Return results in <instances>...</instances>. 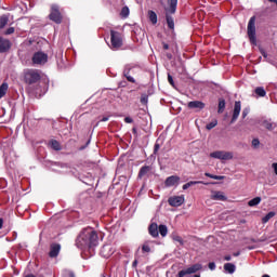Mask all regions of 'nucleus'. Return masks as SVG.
<instances>
[{"label": "nucleus", "instance_id": "c756f323", "mask_svg": "<svg viewBox=\"0 0 277 277\" xmlns=\"http://www.w3.org/2000/svg\"><path fill=\"white\" fill-rule=\"evenodd\" d=\"M215 127H217V121H216V119H214L213 121H211L210 123H208V124L206 126V129H207L208 131H211V129H215Z\"/></svg>", "mask_w": 277, "mask_h": 277}, {"label": "nucleus", "instance_id": "1a4fd4ad", "mask_svg": "<svg viewBox=\"0 0 277 277\" xmlns=\"http://www.w3.org/2000/svg\"><path fill=\"white\" fill-rule=\"evenodd\" d=\"M47 62H49V55L44 52H37L32 56V64L42 66L47 64Z\"/></svg>", "mask_w": 277, "mask_h": 277}, {"label": "nucleus", "instance_id": "39448f33", "mask_svg": "<svg viewBox=\"0 0 277 277\" xmlns=\"http://www.w3.org/2000/svg\"><path fill=\"white\" fill-rule=\"evenodd\" d=\"M110 49L118 50L122 47V35L116 30H110Z\"/></svg>", "mask_w": 277, "mask_h": 277}, {"label": "nucleus", "instance_id": "e2e57ef3", "mask_svg": "<svg viewBox=\"0 0 277 277\" xmlns=\"http://www.w3.org/2000/svg\"><path fill=\"white\" fill-rule=\"evenodd\" d=\"M103 277H105V276H103Z\"/></svg>", "mask_w": 277, "mask_h": 277}, {"label": "nucleus", "instance_id": "6e6552de", "mask_svg": "<svg viewBox=\"0 0 277 277\" xmlns=\"http://www.w3.org/2000/svg\"><path fill=\"white\" fill-rule=\"evenodd\" d=\"M200 269H202V264H194L192 266H189L186 269H182L177 273L176 277H185V276H189L192 274H196L197 272H200Z\"/></svg>", "mask_w": 277, "mask_h": 277}, {"label": "nucleus", "instance_id": "f03ea898", "mask_svg": "<svg viewBox=\"0 0 277 277\" xmlns=\"http://www.w3.org/2000/svg\"><path fill=\"white\" fill-rule=\"evenodd\" d=\"M169 8L166 9V18L169 29H174V18L170 14H176V5H179V0H168Z\"/></svg>", "mask_w": 277, "mask_h": 277}, {"label": "nucleus", "instance_id": "a211bd4d", "mask_svg": "<svg viewBox=\"0 0 277 277\" xmlns=\"http://www.w3.org/2000/svg\"><path fill=\"white\" fill-rule=\"evenodd\" d=\"M148 230L151 237H159V227L157 226V223L150 224Z\"/></svg>", "mask_w": 277, "mask_h": 277}, {"label": "nucleus", "instance_id": "f8f14e48", "mask_svg": "<svg viewBox=\"0 0 277 277\" xmlns=\"http://www.w3.org/2000/svg\"><path fill=\"white\" fill-rule=\"evenodd\" d=\"M179 183H181V177L179 175H171L164 181L166 187H174V185H179Z\"/></svg>", "mask_w": 277, "mask_h": 277}, {"label": "nucleus", "instance_id": "c03bdc74", "mask_svg": "<svg viewBox=\"0 0 277 277\" xmlns=\"http://www.w3.org/2000/svg\"><path fill=\"white\" fill-rule=\"evenodd\" d=\"M208 267H209V269H211L213 272V269H215V263L214 262H210L208 264Z\"/></svg>", "mask_w": 277, "mask_h": 277}, {"label": "nucleus", "instance_id": "a878e982", "mask_svg": "<svg viewBox=\"0 0 277 277\" xmlns=\"http://www.w3.org/2000/svg\"><path fill=\"white\" fill-rule=\"evenodd\" d=\"M224 109H226V101L220 100L217 114H224Z\"/></svg>", "mask_w": 277, "mask_h": 277}, {"label": "nucleus", "instance_id": "680f3d73", "mask_svg": "<svg viewBox=\"0 0 277 277\" xmlns=\"http://www.w3.org/2000/svg\"><path fill=\"white\" fill-rule=\"evenodd\" d=\"M194 277H200V275H195Z\"/></svg>", "mask_w": 277, "mask_h": 277}, {"label": "nucleus", "instance_id": "0eeeda50", "mask_svg": "<svg viewBox=\"0 0 277 277\" xmlns=\"http://www.w3.org/2000/svg\"><path fill=\"white\" fill-rule=\"evenodd\" d=\"M212 159H220L221 161H229L233 159V153L225 150H216L210 154Z\"/></svg>", "mask_w": 277, "mask_h": 277}, {"label": "nucleus", "instance_id": "bf43d9fd", "mask_svg": "<svg viewBox=\"0 0 277 277\" xmlns=\"http://www.w3.org/2000/svg\"><path fill=\"white\" fill-rule=\"evenodd\" d=\"M239 254H240L239 252H236L234 253V256H239Z\"/></svg>", "mask_w": 277, "mask_h": 277}, {"label": "nucleus", "instance_id": "37998d69", "mask_svg": "<svg viewBox=\"0 0 277 277\" xmlns=\"http://www.w3.org/2000/svg\"><path fill=\"white\" fill-rule=\"evenodd\" d=\"M124 122H127V124H131L133 122V118L131 117H126L124 118Z\"/></svg>", "mask_w": 277, "mask_h": 277}, {"label": "nucleus", "instance_id": "9b49d317", "mask_svg": "<svg viewBox=\"0 0 277 277\" xmlns=\"http://www.w3.org/2000/svg\"><path fill=\"white\" fill-rule=\"evenodd\" d=\"M170 207H181L185 202V197L183 196H173L168 199Z\"/></svg>", "mask_w": 277, "mask_h": 277}, {"label": "nucleus", "instance_id": "052dcab7", "mask_svg": "<svg viewBox=\"0 0 277 277\" xmlns=\"http://www.w3.org/2000/svg\"><path fill=\"white\" fill-rule=\"evenodd\" d=\"M26 277H36V276H34V275H27Z\"/></svg>", "mask_w": 277, "mask_h": 277}, {"label": "nucleus", "instance_id": "4d7b16f0", "mask_svg": "<svg viewBox=\"0 0 277 277\" xmlns=\"http://www.w3.org/2000/svg\"><path fill=\"white\" fill-rule=\"evenodd\" d=\"M132 132H133V133H137V129L133 128V129H132Z\"/></svg>", "mask_w": 277, "mask_h": 277}, {"label": "nucleus", "instance_id": "13d9d810", "mask_svg": "<svg viewBox=\"0 0 277 277\" xmlns=\"http://www.w3.org/2000/svg\"><path fill=\"white\" fill-rule=\"evenodd\" d=\"M107 248H109V247H103L102 252H105V250H107Z\"/></svg>", "mask_w": 277, "mask_h": 277}, {"label": "nucleus", "instance_id": "f704fd0d", "mask_svg": "<svg viewBox=\"0 0 277 277\" xmlns=\"http://www.w3.org/2000/svg\"><path fill=\"white\" fill-rule=\"evenodd\" d=\"M141 103H142V105H148V95L147 94L141 95Z\"/></svg>", "mask_w": 277, "mask_h": 277}, {"label": "nucleus", "instance_id": "4c0bfd02", "mask_svg": "<svg viewBox=\"0 0 277 277\" xmlns=\"http://www.w3.org/2000/svg\"><path fill=\"white\" fill-rule=\"evenodd\" d=\"M168 81L170 83V85H172L174 88V78H172V75L168 74Z\"/></svg>", "mask_w": 277, "mask_h": 277}, {"label": "nucleus", "instance_id": "de8ad7c7", "mask_svg": "<svg viewBox=\"0 0 277 277\" xmlns=\"http://www.w3.org/2000/svg\"><path fill=\"white\" fill-rule=\"evenodd\" d=\"M205 176H208V179H213L215 180V175L211 174V173H205Z\"/></svg>", "mask_w": 277, "mask_h": 277}, {"label": "nucleus", "instance_id": "473e14b6", "mask_svg": "<svg viewBox=\"0 0 277 277\" xmlns=\"http://www.w3.org/2000/svg\"><path fill=\"white\" fill-rule=\"evenodd\" d=\"M62 276L63 277H75V273H72V271L65 269V271H63Z\"/></svg>", "mask_w": 277, "mask_h": 277}, {"label": "nucleus", "instance_id": "e433bc0d", "mask_svg": "<svg viewBox=\"0 0 277 277\" xmlns=\"http://www.w3.org/2000/svg\"><path fill=\"white\" fill-rule=\"evenodd\" d=\"M205 182L202 181H190L188 182V185L192 187L193 185H200V184H203Z\"/></svg>", "mask_w": 277, "mask_h": 277}, {"label": "nucleus", "instance_id": "5fc2aeb1", "mask_svg": "<svg viewBox=\"0 0 277 277\" xmlns=\"http://www.w3.org/2000/svg\"><path fill=\"white\" fill-rule=\"evenodd\" d=\"M107 120H109V117H104V118L102 119V122H107Z\"/></svg>", "mask_w": 277, "mask_h": 277}, {"label": "nucleus", "instance_id": "3c124183", "mask_svg": "<svg viewBox=\"0 0 277 277\" xmlns=\"http://www.w3.org/2000/svg\"><path fill=\"white\" fill-rule=\"evenodd\" d=\"M3 228V219L0 217V230Z\"/></svg>", "mask_w": 277, "mask_h": 277}, {"label": "nucleus", "instance_id": "423d86ee", "mask_svg": "<svg viewBox=\"0 0 277 277\" xmlns=\"http://www.w3.org/2000/svg\"><path fill=\"white\" fill-rule=\"evenodd\" d=\"M50 21L60 25L62 23V13L60 12V6L57 4L51 5V13L49 15Z\"/></svg>", "mask_w": 277, "mask_h": 277}, {"label": "nucleus", "instance_id": "cd10ccee", "mask_svg": "<svg viewBox=\"0 0 277 277\" xmlns=\"http://www.w3.org/2000/svg\"><path fill=\"white\" fill-rule=\"evenodd\" d=\"M248 205L250 207H256V206L261 205V197H255V198L249 200Z\"/></svg>", "mask_w": 277, "mask_h": 277}, {"label": "nucleus", "instance_id": "6e6d98bb", "mask_svg": "<svg viewBox=\"0 0 277 277\" xmlns=\"http://www.w3.org/2000/svg\"><path fill=\"white\" fill-rule=\"evenodd\" d=\"M163 49H164L166 51H168V49H170V47H169L168 44H164V45H163Z\"/></svg>", "mask_w": 277, "mask_h": 277}, {"label": "nucleus", "instance_id": "dca6fc26", "mask_svg": "<svg viewBox=\"0 0 277 277\" xmlns=\"http://www.w3.org/2000/svg\"><path fill=\"white\" fill-rule=\"evenodd\" d=\"M12 43L10 40L0 37V53H6V51H10Z\"/></svg>", "mask_w": 277, "mask_h": 277}, {"label": "nucleus", "instance_id": "9d476101", "mask_svg": "<svg viewBox=\"0 0 277 277\" xmlns=\"http://www.w3.org/2000/svg\"><path fill=\"white\" fill-rule=\"evenodd\" d=\"M239 114H241V102L240 101H236L235 105H234L232 120H230L232 124L237 122V119L239 118Z\"/></svg>", "mask_w": 277, "mask_h": 277}, {"label": "nucleus", "instance_id": "a19ab883", "mask_svg": "<svg viewBox=\"0 0 277 277\" xmlns=\"http://www.w3.org/2000/svg\"><path fill=\"white\" fill-rule=\"evenodd\" d=\"M248 114H250V108H245L242 110V118H247Z\"/></svg>", "mask_w": 277, "mask_h": 277}, {"label": "nucleus", "instance_id": "2eb2a0df", "mask_svg": "<svg viewBox=\"0 0 277 277\" xmlns=\"http://www.w3.org/2000/svg\"><path fill=\"white\" fill-rule=\"evenodd\" d=\"M260 124L264 127V129H267V131H274L276 129V123H274L272 119H261Z\"/></svg>", "mask_w": 277, "mask_h": 277}, {"label": "nucleus", "instance_id": "58836bf2", "mask_svg": "<svg viewBox=\"0 0 277 277\" xmlns=\"http://www.w3.org/2000/svg\"><path fill=\"white\" fill-rule=\"evenodd\" d=\"M159 148H161V146L159 145V143H156L154 146V155H157V153H159Z\"/></svg>", "mask_w": 277, "mask_h": 277}, {"label": "nucleus", "instance_id": "864d4df0", "mask_svg": "<svg viewBox=\"0 0 277 277\" xmlns=\"http://www.w3.org/2000/svg\"><path fill=\"white\" fill-rule=\"evenodd\" d=\"M263 57H267V52H265L264 50L261 51Z\"/></svg>", "mask_w": 277, "mask_h": 277}, {"label": "nucleus", "instance_id": "49530a36", "mask_svg": "<svg viewBox=\"0 0 277 277\" xmlns=\"http://www.w3.org/2000/svg\"><path fill=\"white\" fill-rule=\"evenodd\" d=\"M272 168H273L275 174L277 175V162H274V163L272 164Z\"/></svg>", "mask_w": 277, "mask_h": 277}, {"label": "nucleus", "instance_id": "603ef678", "mask_svg": "<svg viewBox=\"0 0 277 277\" xmlns=\"http://www.w3.org/2000/svg\"><path fill=\"white\" fill-rule=\"evenodd\" d=\"M132 267H137V260H134V261H133Z\"/></svg>", "mask_w": 277, "mask_h": 277}, {"label": "nucleus", "instance_id": "f3484780", "mask_svg": "<svg viewBox=\"0 0 277 277\" xmlns=\"http://www.w3.org/2000/svg\"><path fill=\"white\" fill-rule=\"evenodd\" d=\"M188 109H198L199 111L205 109L206 105L200 101H193L188 103Z\"/></svg>", "mask_w": 277, "mask_h": 277}, {"label": "nucleus", "instance_id": "20e7f679", "mask_svg": "<svg viewBox=\"0 0 277 277\" xmlns=\"http://www.w3.org/2000/svg\"><path fill=\"white\" fill-rule=\"evenodd\" d=\"M24 81L29 85L38 83L40 81V71L37 69H27L24 71Z\"/></svg>", "mask_w": 277, "mask_h": 277}, {"label": "nucleus", "instance_id": "72a5a7b5", "mask_svg": "<svg viewBox=\"0 0 277 277\" xmlns=\"http://www.w3.org/2000/svg\"><path fill=\"white\" fill-rule=\"evenodd\" d=\"M173 241H176L177 243H180V246H183V238L179 235H173L172 236Z\"/></svg>", "mask_w": 277, "mask_h": 277}, {"label": "nucleus", "instance_id": "4be33fe9", "mask_svg": "<svg viewBox=\"0 0 277 277\" xmlns=\"http://www.w3.org/2000/svg\"><path fill=\"white\" fill-rule=\"evenodd\" d=\"M275 216H276V212L274 211L268 212L264 217H262V224H267V222H269L271 219Z\"/></svg>", "mask_w": 277, "mask_h": 277}, {"label": "nucleus", "instance_id": "79ce46f5", "mask_svg": "<svg viewBox=\"0 0 277 277\" xmlns=\"http://www.w3.org/2000/svg\"><path fill=\"white\" fill-rule=\"evenodd\" d=\"M142 250L143 252H150V247L148 245H143Z\"/></svg>", "mask_w": 277, "mask_h": 277}, {"label": "nucleus", "instance_id": "8fccbe9b", "mask_svg": "<svg viewBox=\"0 0 277 277\" xmlns=\"http://www.w3.org/2000/svg\"><path fill=\"white\" fill-rule=\"evenodd\" d=\"M233 258L230 255H225L224 261H230Z\"/></svg>", "mask_w": 277, "mask_h": 277}, {"label": "nucleus", "instance_id": "6ab92c4d", "mask_svg": "<svg viewBox=\"0 0 277 277\" xmlns=\"http://www.w3.org/2000/svg\"><path fill=\"white\" fill-rule=\"evenodd\" d=\"M151 170H153V167L150 166L142 167L138 172V179H144V176H146V174H148Z\"/></svg>", "mask_w": 277, "mask_h": 277}, {"label": "nucleus", "instance_id": "7ed1b4c3", "mask_svg": "<svg viewBox=\"0 0 277 277\" xmlns=\"http://www.w3.org/2000/svg\"><path fill=\"white\" fill-rule=\"evenodd\" d=\"M247 34L249 36V40L251 44H256V16H252L249 19V23L247 26Z\"/></svg>", "mask_w": 277, "mask_h": 277}, {"label": "nucleus", "instance_id": "c85d7f7f", "mask_svg": "<svg viewBox=\"0 0 277 277\" xmlns=\"http://www.w3.org/2000/svg\"><path fill=\"white\" fill-rule=\"evenodd\" d=\"M158 230L161 237H166V235H168V226L166 225H159Z\"/></svg>", "mask_w": 277, "mask_h": 277}, {"label": "nucleus", "instance_id": "ea45409f", "mask_svg": "<svg viewBox=\"0 0 277 277\" xmlns=\"http://www.w3.org/2000/svg\"><path fill=\"white\" fill-rule=\"evenodd\" d=\"M12 34H14V27L8 28L6 31H5V35L6 36H12Z\"/></svg>", "mask_w": 277, "mask_h": 277}, {"label": "nucleus", "instance_id": "4468645a", "mask_svg": "<svg viewBox=\"0 0 277 277\" xmlns=\"http://www.w3.org/2000/svg\"><path fill=\"white\" fill-rule=\"evenodd\" d=\"M210 198L211 200H221V202H226V200H228V198L226 197V195H224L223 192L217 190H212Z\"/></svg>", "mask_w": 277, "mask_h": 277}, {"label": "nucleus", "instance_id": "aec40b11", "mask_svg": "<svg viewBox=\"0 0 277 277\" xmlns=\"http://www.w3.org/2000/svg\"><path fill=\"white\" fill-rule=\"evenodd\" d=\"M224 269L227 272V274H235L237 266H235L233 263H225Z\"/></svg>", "mask_w": 277, "mask_h": 277}, {"label": "nucleus", "instance_id": "f257e3e1", "mask_svg": "<svg viewBox=\"0 0 277 277\" xmlns=\"http://www.w3.org/2000/svg\"><path fill=\"white\" fill-rule=\"evenodd\" d=\"M76 246L79 250H83L84 252L93 250V248L98 246V234H96V230L92 227L82 229L76 239Z\"/></svg>", "mask_w": 277, "mask_h": 277}, {"label": "nucleus", "instance_id": "412c9836", "mask_svg": "<svg viewBox=\"0 0 277 277\" xmlns=\"http://www.w3.org/2000/svg\"><path fill=\"white\" fill-rule=\"evenodd\" d=\"M49 146H51L53 150H62V145L56 140H51Z\"/></svg>", "mask_w": 277, "mask_h": 277}, {"label": "nucleus", "instance_id": "7c9ffc66", "mask_svg": "<svg viewBox=\"0 0 277 277\" xmlns=\"http://www.w3.org/2000/svg\"><path fill=\"white\" fill-rule=\"evenodd\" d=\"M123 75L127 78V80L130 81V83H135V78H133L131 75H129L128 70H124Z\"/></svg>", "mask_w": 277, "mask_h": 277}, {"label": "nucleus", "instance_id": "09e8293b", "mask_svg": "<svg viewBox=\"0 0 277 277\" xmlns=\"http://www.w3.org/2000/svg\"><path fill=\"white\" fill-rule=\"evenodd\" d=\"M189 187H190V186H189V182H187L186 184H184V185L182 186V189H184V190H185V189H189Z\"/></svg>", "mask_w": 277, "mask_h": 277}, {"label": "nucleus", "instance_id": "bb28decb", "mask_svg": "<svg viewBox=\"0 0 277 277\" xmlns=\"http://www.w3.org/2000/svg\"><path fill=\"white\" fill-rule=\"evenodd\" d=\"M255 94H258V96L264 97L267 95V92L265 91V89L263 87H258L255 89Z\"/></svg>", "mask_w": 277, "mask_h": 277}, {"label": "nucleus", "instance_id": "b1692460", "mask_svg": "<svg viewBox=\"0 0 277 277\" xmlns=\"http://www.w3.org/2000/svg\"><path fill=\"white\" fill-rule=\"evenodd\" d=\"M148 18L153 25H157V13L155 11H148Z\"/></svg>", "mask_w": 277, "mask_h": 277}, {"label": "nucleus", "instance_id": "ddd939ff", "mask_svg": "<svg viewBox=\"0 0 277 277\" xmlns=\"http://www.w3.org/2000/svg\"><path fill=\"white\" fill-rule=\"evenodd\" d=\"M60 250H62V246L60 243H52L50 246L49 258L50 259L57 258L60 255Z\"/></svg>", "mask_w": 277, "mask_h": 277}, {"label": "nucleus", "instance_id": "a18cd8bd", "mask_svg": "<svg viewBox=\"0 0 277 277\" xmlns=\"http://www.w3.org/2000/svg\"><path fill=\"white\" fill-rule=\"evenodd\" d=\"M214 181H224V175H214Z\"/></svg>", "mask_w": 277, "mask_h": 277}, {"label": "nucleus", "instance_id": "2f4dec72", "mask_svg": "<svg viewBox=\"0 0 277 277\" xmlns=\"http://www.w3.org/2000/svg\"><path fill=\"white\" fill-rule=\"evenodd\" d=\"M130 14V11H129V6H123L122 10H121V16L123 18H127Z\"/></svg>", "mask_w": 277, "mask_h": 277}, {"label": "nucleus", "instance_id": "5701e85b", "mask_svg": "<svg viewBox=\"0 0 277 277\" xmlns=\"http://www.w3.org/2000/svg\"><path fill=\"white\" fill-rule=\"evenodd\" d=\"M8 83L6 82H3L1 85H0V98H3V96H5V94H8Z\"/></svg>", "mask_w": 277, "mask_h": 277}, {"label": "nucleus", "instance_id": "c9c22d12", "mask_svg": "<svg viewBox=\"0 0 277 277\" xmlns=\"http://www.w3.org/2000/svg\"><path fill=\"white\" fill-rule=\"evenodd\" d=\"M252 146L253 148H259V146H261V141H259V138H253Z\"/></svg>", "mask_w": 277, "mask_h": 277}, {"label": "nucleus", "instance_id": "393cba45", "mask_svg": "<svg viewBox=\"0 0 277 277\" xmlns=\"http://www.w3.org/2000/svg\"><path fill=\"white\" fill-rule=\"evenodd\" d=\"M8 21H10V17L8 15H2L0 17V29H3L8 25Z\"/></svg>", "mask_w": 277, "mask_h": 277}]
</instances>
